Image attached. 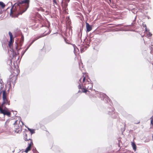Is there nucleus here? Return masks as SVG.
<instances>
[{"label":"nucleus","mask_w":153,"mask_h":153,"mask_svg":"<svg viewBox=\"0 0 153 153\" xmlns=\"http://www.w3.org/2000/svg\"><path fill=\"white\" fill-rule=\"evenodd\" d=\"M28 146L26 148L25 152L27 153L30 150L32 145L33 144V142L32 140H30V142L28 143Z\"/></svg>","instance_id":"9d476101"},{"label":"nucleus","mask_w":153,"mask_h":153,"mask_svg":"<svg viewBox=\"0 0 153 153\" xmlns=\"http://www.w3.org/2000/svg\"><path fill=\"white\" fill-rule=\"evenodd\" d=\"M85 24L87 31L89 32L91 30H92V27L87 22L85 23Z\"/></svg>","instance_id":"9b49d317"},{"label":"nucleus","mask_w":153,"mask_h":153,"mask_svg":"<svg viewBox=\"0 0 153 153\" xmlns=\"http://www.w3.org/2000/svg\"><path fill=\"white\" fill-rule=\"evenodd\" d=\"M9 121L7 120V121H6L5 124V127L6 128H7V127L9 126Z\"/></svg>","instance_id":"2eb2a0df"},{"label":"nucleus","mask_w":153,"mask_h":153,"mask_svg":"<svg viewBox=\"0 0 153 153\" xmlns=\"http://www.w3.org/2000/svg\"><path fill=\"white\" fill-rule=\"evenodd\" d=\"M152 35V34L150 32H148L146 36V37H151Z\"/></svg>","instance_id":"f3484780"},{"label":"nucleus","mask_w":153,"mask_h":153,"mask_svg":"<svg viewBox=\"0 0 153 153\" xmlns=\"http://www.w3.org/2000/svg\"><path fill=\"white\" fill-rule=\"evenodd\" d=\"M2 98L3 100V102L6 103V104H8V105H9L7 97V95L6 94V91H5L4 90L2 91Z\"/></svg>","instance_id":"6e6552de"},{"label":"nucleus","mask_w":153,"mask_h":153,"mask_svg":"<svg viewBox=\"0 0 153 153\" xmlns=\"http://www.w3.org/2000/svg\"><path fill=\"white\" fill-rule=\"evenodd\" d=\"M2 13V9H0V15Z\"/></svg>","instance_id":"4be33fe9"},{"label":"nucleus","mask_w":153,"mask_h":153,"mask_svg":"<svg viewBox=\"0 0 153 153\" xmlns=\"http://www.w3.org/2000/svg\"><path fill=\"white\" fill-rule=\"evenodd\" d=\"M24 37L23 35H22V36L20 40L21 41V42H23L24 41Z\"/></svg>","instance_id":"6ab92c4d"},{"label":"nucleus","mask_w":153,"mask_h":153,"mask_svg":"<svg viewBox=\"0 0 153 153\" xmlns=\"http://www.w3.org/2000/svg\"><path fill=\"white\" fill-rule=\"evenodd\" d=\"M89 79L88 74L87 73H83V75L79 79V85L78 86L79 89L82 88V87L83 85L87 84V82H89Z\"/></svg>","instance_id":"f03ea898"},{"label":"nucleus","mask_w":153,"mask_h":153,"mask_svg":"<svg viewBox=\"0 0 153 153\" xmlns=\"http://www.w3.org/2000/svg\"><path fill=\"white\" fill-rule=\"evenodd\" d=\"M9 34L10 36V40L9 42L8 45L10 47L11 45H12L14 42V39L13 37V35L10 32H9Z\"/></svg>","instance_id":"1a4fd4ad"},{"label":"nucleus","mask_w":153,"mask_h":153,"mask_svg":"<svg viewBox=\"0 0 153 153\" xmlns=\"http://www.w3.org/2000/svg\"><path fill=\"white\" fill-rule=\"evenodd\" d=\"M46 12H47V13H48V11H46Z\"/></svg>","instance_id":"5701e85b"},{"label":"nucleus","mask_w":153,"mask_h":153,"mask_svg":"<svg viewBox=\"0 0 153 153\" xmlns=\"http://www.w3.org/2000/svg\"><path fill=\"white\" fill-rule=\"evenodd\" d=\"M15 71L16 72V74L13 75H11L10 76L9 80V85H14L16 83V81L17 79V76L19 72V71L17 69L14 70V72L15 74L16 73Z\"/></svg>","instance_id":"20e7f679"},{"label":"nucleus","mask_w":153,"mask_h":153,"mask_svg":"<svg viewBox=\"0 0 153 153\" xmlns=\"http://www.w3.org/2000/svg\"><path fill=\"white\" fill-rule=\"evenodd\" d=\"M0 84H1V88L2 89L4 87V83L2 79H0Z\"/></svg>","instance_id":"4468645a"},{"label":"nucleus","mask_w":153,"mask_h":153,"mask_svg":"<svg viewBox=\"0 0 153 153\" xmlns=\"http://www.w3.org/2000/svg\"><path fill=\"white\" fill-rule=\"evenodd\" d=\"M27 137V134H26L25 135V140H26V141L30 140H30H30V139H28Z\"/></svg>","instance_id":"a211bd4d"},{"label":"nucleus","mask_w":153,"mask_h":153,"mask_svg":"<svg viewBox=\"0 0 153 153\" xmlns=\"http://www.w3.org/2000/svg\"><path fill=\"white\" fill-rule=\"evenodd\" d=\"M28 129L29 130V131L30 132L31 134H32L35 132L34 131V129H31L30 128H28Z\"/></svg>","instance_id":"dca6fc26"},{"label":"nucleus","mask_w":153,"mask_h":153,"mask_svg":"<svg viewBox=\"0 0 153 153\" xmlns=\"http://www.w3.org/2000/svg\"><path fill=\"white\" fill-rule=\"evenodd\" d=\"M89 82H87L86 84H85L82 87V92L83 93H86L88 91L87 89L89 90H91L93 86V84L91 82L90 79H89Z\"/></svg>","instance_id":"7ed1b4c3"},{"label":"nucleus","mask_w":153,"mask_h":153,"mask_svg":"<svg viewBox=\"0 0 153 153\" xmlns=\"http://www.w3.org/2000/svg\"><path fill=\"white\" fill-rule=\"evenodd\" d=\"M132 146L134 151L136 150V146L134 142H132Z\"/></svg>","instance_id":"ddd939ff"},{"label":"nucleus","mask_w":153,"mask_h":153,"mask_svg":"<svg viewBox=\"0 0 153 153\" xmlns=\"http://www.w3.org/2000/svg\"><path fill=\"white\" fill-rule=\"evenodd\" d=\"M30 2V0H23L15 3L10 9V15L12 17H17L27 10Z\"/></svg>","instance_id":"f257e3e1"},{"label":"nucleus","mask_w":153,"mask_h":153,"mask_svg":"<svg viewBox=\"0 0 153 153\" xmlns=\"http://www.w3.org/2000/svg\"><path fill=\"white\" fill-rule=\"evenodd\" d=\"M20 123V122L19 121L16 120L13 124L14 125L15 129H20L17 132L18 133L21 132L22 130L21 125L19 124Z\"/></svg>","instance_id":"0eeeda50"},{"label":"nucleus","mask_w":153,"mask_h":153,"mask_svg":"<svg viewBox=\"0 0 153 153\" xmlns=\"http://www.w3.org/2000/svg\"><path fill=\"white\" fill-rule=\"evenodd\" d=\"M151 124H152V125H153V119H152L151 120Z\"/></svg>","instance_id":"412c9836"},{"label":"nucleus","mask_w":153,"mask_h":153,"mask_svg":"<svg viewBox=\"0 0 153 153\" xmlns=\"http://www.w3.org/2000/svg\"><path fill=\"white\" fill-rule=\"evenodd\" d=\"M42 32L43 33V35H42L39 36V37L36 39L45 36L49 34L50 33V30L49 28L47 27H44L42 28Z\"/></svg>","instance_id":"423d86ee"},{"label":"nucleus","mask_w":153,"mask_h":153,"mask_svg":"<svg viewBox=\"0 0 153 153\" xmlns=\"http://www.w3.org/2000/svg\"><path fill=\"white\" fill-rule=\"evenodd\" d=\"M110 1H111V0H109Z\"/></svg>","instance_id":"b1692460"},{"label":"nucleus","mask_w":153,"mask_h":153,"mask_svg":"<svg viewBox=\"0 0 153 153\" xmlns=\"http://www.w3.org/2000/svg\"><path fill=\"white\" fill-rule=\"evenodd\" d=\"M53 1L54 4H57V2L56 0H53Z\"/></svg>","instance_id":"aec40b11"},{"label":"nucleus","mask_w":153,"mask_h":153,"mask_svg":"<svg viewBox=\"0 0 153 153\" xmlns=\"http://www.w3.org/2000/svg\"><path fill=\"white\" fill-rule=\"evenodd\" d=\"M5 6V4L3 2L0 1V7L2 9H4Z\"/></svg>","instance_id":"f8f14e48"},{"label":"nucleus","mask_w":153,"mask_h":153,"mask_svg":"<svg viewBox=\"0 0 153 153\" xmlns=\"http://www.w3.org/2000/svg\"><path fill=\"white\" fill-rule=\"evenodd\" d=\"M5 103L3 102L1 105H0V113L3 114L4 115H6L10 117L11 113L10 112L7 110V108L5 107V108L3 109L4 105Z\"/></svg>","instance_id":"39448f33"}]
</instances>
